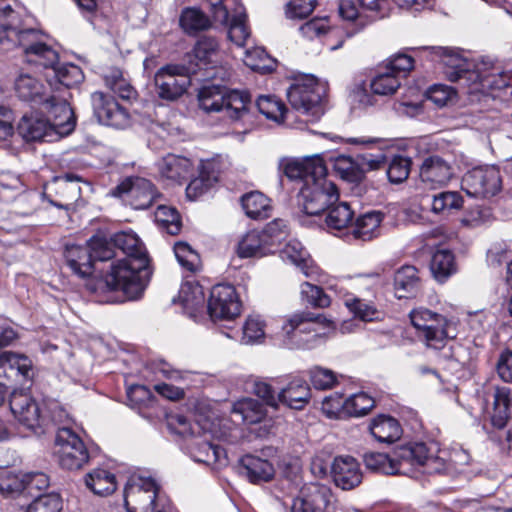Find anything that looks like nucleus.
I'll return each mask as SVG.
<instances>
[{
	"label": "nucleus",
	"instance_id": "1",
	"mask_svg": "<svg viewBox=\"0 0 512 512\" xmlns=\"http://www.w3.org/2000/svg\"><path fill=\"white\" fill-rule=\"evenodd\" d=\"M446 455L435 442H411L395 448L390 454L367 453L364 462L369 470L385 475L441 474L448 468Z\"/></svg>",
	"mask_w": 512,
	"mask_h": 512
},
{
	"label": "nucleus",
	"instance_id": "2",
	"mask_svg": "<svg viewBox=\"0 0 512 512\" xmlns=\"http://www.w3.org/2000/svg\"><path fill=\"white\" fill-rule=\"evenodd\" d=\"M48 36L39 29L24 28L20 14L11 4L0 8V45L4 50L22 49L27 63L49 65L57 58Z\"/></svg>",
	"mask_w": 512,
	"mask_h": 512
},
{
	"label": "nucleus",
	"instance_id": "3",
	"mask_svg": "<svg viewBox=\"0 0 512 512\" xmlns=\"http://www.w3.org/2000/svg\"><path fill=\"white\" fill-rule=\"evenodd\" d=\"M292 189L298 192H338L336 184L328 178V171L321 154L300 158H285L280 163Z\"/></svg>",
	"mask_w": 512,
	"mask_h": 512
},
{
	"label": "nucleus",
	"instance_id": "4",
	"mask_svg": "<svg viewBox=\"0 0 512 512\" xmlns=\"http://www.w3.org/2000/svg\"><path fill=\"white\" fill-rule=\"evenodd\" d=\"M104 276L106 287L112 291H121L128 300H135L142 296L148 281V264L142 259L131 261L121 259L118 252Z\"/></svg>",
	"mask_w": 512,
	"mask_h": 512
},
{
	"label": "nucleus",
	"instance_id": "5",
	"mask_svg": "<svg viewBox=\"0 0 512 512\" xmlns=\"http://www.w3.org/2000/svg\"><path fill=\"white\" fill-rule=\"evenodd\" d=\"M326 87L312 75L298 77L287 89V99L292 109L299 114L301 122H316L325 112Z\"/></svg>",
	"mask_w": 512,
	"mask_h": 512
},
{
	"label": "nucleus",
	"instance_id": "6",
	"mask_svg": "<svg viewBox=\"0 0 512 512\" xmlns=\"http://www.w3.org/2000/svg\"><path fill=\"white\" fill-rule=\"evenodd\" d=\"M199 106L206 112H223L232 121H245L249 116L247 93L223 86L206 85L198 94Z\"/></svg>",
	"mask_w": 512,
	"mask_h": 512
},
{
	"label": "nucleus",
	"instance_id": "7",
	"mask_svg": "<svg viewBox=\"0 0 512 512\" xmlns=\"http://www.w3.org/2000/svg\"><path fill=\"white\" fill-rule=\"evenodd\" d=\"M412 325L418 330L419 336L429 348L441 349L448 339L456 337L454 322L441 314L420 307L409 314Z\"/></svg>",
	"mask_w": 512,
	"mask_h": 512
},
{
	"label": "nucleus",
	"instance_id": "8",
	"mask_svg": "<svg viewBox=\"0 0 512 512\" xmlns=\"http://www.w3.org/2000/svg\"><path fill=\"white\" fill-rule=\"evenodd\" d=\"M108 240L102 235L93 236L87 246L66 245L65 259L72 272L80 277L93 273V262L110 260L115 256Z\"/></svg>",
	"mask_w": 512,
	"mask_h": 512
},
{
	"label": "nucleus",
	"instance_id": "9",
	"mask_svg": "<svg viewBox=\"0 0 512 512\" xmlns=\"http://www.w3.org/2000/svg\"><path fill=\"white\" fill-rule=\"evenodd\" d=\"M431 60L439 62L443 67V72L451 82H457L459 86L468 92L473 79L477 76V66L475 63L464 56L459 50L448 47H427Z\"/></svg>",
	"mask_w": 512,
	"mask_h": 512
},
{
	"label": "nucleus",
	"instance_id": "10",
	"mask_svg": "<svg viewBox=\"0 0 512 512\" xmlns=\"http://www.w3.org/2000/svg\"><path fill=\"white\" fill-rule=\"evenodd\" d=\"M167 498L161 495L155 480L150 477L132 475L124 487V503L127 512H155L160 502Z\"/></svg>",
	"mask_w": 512,
	"mask_h": 512
},
{
	"label": "nucleus",
	"instance_id": "11",
	"mask_svg": "<svg viewBox=\"0 0 512 512\" xmlns=\"http://www.w3.org/2000/svg\"><path fill=\"white\" fill-rule=\"evenodd\" d=\"M196 69L191 65H166L154 76L155 91L159 98L174 101L182 96L191 84L190 75Z\"/></svg>",
	"mask_w": 512,
	"mask_h": 512
},
{
	"label": "nucleus",
	"instance_id": "12",
	"mask_svg": "<svg viewBox=\"0 0 512 512\" xmlns=\"http://www.w3.org/2000/svg\"><path fill=\"white\" fill-rule=\"evenodd\" d=\"M55 447L59 464L64 469L78 470L89 460L84 442L69 426L57 430Z\"/></svg>",
	"mask_w": 512,
	"mask_h": 512
},
{
	"label": "nucleus",
	"instance_id": "13",
	"mask_svg": "<svg viewBox=\"0 0 512 512\" xmlns=\"http://www.w3.org/2000/svg\"><path fill=\"white\" fill-rule=\"evenodd\" d=\"M333 502L334 495L330 486L309 482L303 484L292 497L290 512H329Z\"/></svg>",
	"mask_w": 512,
	"mask_h": 512
},
{
	"label": "nucleus",
	"instance_id": "14",
	"mask_svg": "<svg viewBox=\"0 0 512 512\" xmlns=\"http://www.w3.org/2000/svg\"><path fill=\"white\" fill-rule=\"evenodd\" d=\"M332 322L323 314H315L312 312H297L285 320L282 330L290 339L291 344L297 348H310V340H304L301 337L303 333H313V338L317 337L316 326L329 327Z\"/></svg>",
	"mask_w": 512,
	"mask_h": 512
},
{
	"label": "nucleus",
	"instance_id": "15",
	"mask_svg": "<svg viewBox=\"0 0 512 512\" xmlns=\"http://www.w3.org/2000/svg\"><path fill=\"white\" fill-rule=\"evenodd\" d=\"M9 404L19 424L36 435L44 433L46 418L39 404L30 394L25 391H13Z\"/></svg>",
	"mask_w": 512,
	"mask_h": 512
},
{
	"label": "nucleus",
	"instance_id": "16",
	"mask_svg": "<svg viewBox=\"0 0 512 512\" xmlns=\"http://www.w3.org/2000/svg\"><path fill=\"white\" fill-rule=\"evenodd\" d=\"M56 53L58 52L56 51ZM58 60L59 54H57L56 60L49 65L40 63L29 64L47 70L46 82L52 94L65 95L68 97L70 96L68 90L80 84L84 79V74L79 66L71 63L58 65Z\"/></svg>",
	"mask_w": 512,
	"mask_h": 512
},
{
	"label": "nucleus",
	"instance_id": "17",
	"mask_svg": "<svg viewBox=\"0 0 512 512\" xmlns=\"http://www.w3.org/2000/svg\"><path fill=\"white\" fill-rule=\"evenodd\" d=\"M91 102L99 123L116 129L131 125V115L111 95L96 91L91 95Z\"/></svg>",
	"mask_w": 512,
	"mask_h": 512
},
{
	"label": "nucleus",
	"instance_id": "18",
	"mask_svg": "<svg viewBox=\"0 0 512 512\" xmlns=\"http://www.w3.org/2000/svg\"><path fill=\"white\" fill-rule=\"evenodd\" d=\"M208 312L214 320H230L238 316L240 303L235 288L228 284L214 286L208 301Z\"/></svg>",
	"mask_w": 512,
	"mask_h": 512
},
{
	"label": "nucleus",
	"instance_id": "19",
	"mask_svg": "<svg viewBox=\"0 0 512 512\" xmlns=\"http://www.w3.org/2000/svg\"><path fill=\"white\" fill-rule=\"evenodd\" d=\"M53 100L41 106L50 115V125L55 130L57 138L70 134L75 128V118L67 96L51 94Z\"/></svg>",
	"mask_w": 512,
	"mask_h": 512
},
{
	"label": "nucleus",
	"instance_id": "20",
	"mask_svg": "<svg viewBox=\"0 0 512 512\" xmlns=\"http://www.w3.org/2000/svg\"><path fill=\"white\" fill-rule=\"evenodd\" d=\"M388 4V0H339L338 12L346 21H359L363 24L369 16L383 17Z\"/></svg>",
	"mask_w": 512,
	"mask_h": 512
},
{
	"label": "nucleus",
	"instance_id": "21",
	"mask_svg": "<svg viewBox=\"0 0 512 512\" xmlns=\"http://www.w3.org/2000/svg\"><path fill=\"white\" fill-rule=\"evenodd\" d=\"M14 91L16 96L24 102L41 106L53 100L50 87L34 75L21 71L14 79Z\"/></svg>",
	"mask_w": 512,
	"mask_h": 512
},
{
	"label": "nucleus",
	"instance_id": "22",
	"mask_svg": "<svg viewBox=\"0 0 512 512\" xmlns=\"http://www.w3.org/2000/svg\"><path fill=\"white\" fill-rule=\"evenodd\" d=\"M189 454L196 462L208 465L226 463V452L220 446L210 441V435L207 431H203L192 437L186 442Z\"/></svg>",
	"mask_w": 512,
	"mask_h": 512
},
{
	"label": "nucleus",
	"instance_id": "23",
	"mask_svg": "<svg viewBox=\"0 0 512 512\" xmlns=\"http://www.w3.org/2000/svg\"><path fill=\"white\" fill-rule=\"evenodd\" d=\"M454 170L452 166L440 156L427 157L421 167L419 176L429 189H442L452 179Z\"/></svg>",
	"mask_w": 512,
	"mask_h": 512
},
{
	"label": "nucleus",
	"instance_id": "24",
	"mask_svg": "<svg viewBox=\"0 0 512 512\" xmlns=\"http://www.w3.org/2000/svg\"><path fill=\"white\" fill-rule=\"evenodd\" d=\"M463 183L467 186L463 188L464 192H499L501 190L502 179L500 171L495 166H480L468 171Z\"/></svg>",
	"mask_w": 512,
	"mask_h": 512
},
{
	"label": "nucleus",
	"instance_id": "25",
	"mask_svg": "<svg viewBox=\"0 0 512 512\" xmlns=\"http://www.w3.org/2000/svg\"><path fill=\"white\" fill-rule=\"evenodd\" d=\"M300 34L309 40L324 37V45L330 51L342 47L344 37L339 29L332 28L327 17L314 18L302 24L299 27Z\"/></svg>",
	"mask_w": 512,
	"mask_h": 512
},
{
	"label": "nucleus",
	"instance_id": "26",
	"mask_svg": "<svg viewBox=\"0 0 512 512\" xmlns=\"http://www.w3.org/2000/svg\"><path fill=\"white\" fill-rule=\"evenodd\" d=\"M331 475L335 485L343 490H351L362 482L360 465L351 456L335 457L331 466Z\"/></svg>",
	"mask_w": 512,
	"mask_h": 512
},
{
	"label": "nucleus",
	"instance_id": "27",
	"mask_svg": "<svg viewBox=\"0 0 512 512\" xmlns=\"http://www.w3.org/2000/svg\"><path fill=\"white\" fill-rule=\"evenodd\" d=\"M477 76L473 79L468 94H486L490 90H500L510 85V78L506 73L484 61L477 66Z\"/></svg>",
	"mask_w": 512,
	"mask_h": 512
},
{
	"label": "nucleus",
	"instance_id": "28",
	"mask_svg": "<svg viewBox=\"0 0 512 512\" xmlns=\"http://www.w3.org/2000/svg\"><path fill=\"white\" fill-rule=\"evenodd\" d=\"M310 399V386L301 377H291L277 393L278 407L284 405L294 410L304 409L309 404Z\"/></svg>",
	"mask_w": 512,
	"mask_h": 512
},
{
	"label": "nucleus",
	"instance_id": "29",
	"mask_svg": "<svg viewBox=\"0 0 512 512\" xmlns=\"http://www.w3.org/2000/svg\"><path fill=\"white\" fill-rule=\"evenodd\" d=\"M17 130L19 135L28 142L58 140L50 121L37 114L24 115L18 124Z\"/></svg>",
	"mask_w": 512,
	"mask_h": 512
},
{
	"label": "nucleus",
	"instance_id": "30",
	"mask_svg": "<svg viewBox=\"0 0 512 512\" xmlns=\"http://www.w3.org/2000/svg\"><path fill=\"white\" fill-rule=\"evenodd\" d=\"M111 248L115 247L123 254L121 259H129L131 261H138L142 259L144 262L149 263V257L146 248L136 233L132 231H121L113 235L111 241H108ZM116 252L114 249H112Z\"/></svg>",
	"mask_w": 512,
	"mask_h": 512
},
{
	"label": "nucleus",
	"instance_id": "31",
	"mask_svg": "<svg viewBox=\"0 0 512 512\" xmlns=\"http://www.w3.org/2000/svg\"><path fill=\"white\" fill-rule=\"evenodd\" d=\"M158 170L162 178L181 184L192 175L193 164L186 157L168 154L158 163Z\"/></svg>",
	"mask_w": 512,
	"mask_h": 512
},
{
	"label": "nucleus",
	"instance_id": "32",
	"mask_svg": "<svg viewBox=\"0 0 512 512\" xmlns=\"http://www.w3.org/2000/svg\"><path fill=\"white\" fill-rule=\"evenodd\" d=\"M281 257L295 265L307 278H315L319 268L298 240H290L281 251Z\"/></svg>",
	"mask_w": 512,
	"mask_h": 512
},
{
	"label": "nucleus",
	"instance_id": "33",
	"mask_svg": "<svg viewBox=\"0 0 512 512\" xmlns=\"http://www.w3.org/2000/svg\"><path fill=\"white\" fill-rule=\"evenodd\" d=\"M348 143L353 145H362L365 147H370L373 145H377L379 148V152L376 154H363L359 156V160L361 163V167L366 171L367 170H378L387 162V155L384 152L390 145L388 141L381 139V138H374V137H353L348 139Z\"/></svg>",
	"mask_w": 512,
	"mask_h": 512
},
{
	"label": "nucleus",
	"instance_id": "34",
	"mask_svg": "<svg viewBox=\"0 0 512 512\" xmlns=\"http://www.w3.org/2000/svg\"><path fill=\"white\" fill-rule=\"evenodd\" d=\"M5 369L14 374L18 382H26L33 378L34 368L30 358L23 354L6 351L0 354V373L2 377Z\"/></svg>",
	"mask_w": 512,
	"mask_h": 512
},
{
	"label": "nucleus",
	"instance_id": "35",
	"mask_svg": "<svg viewBox=\"0 0 512 512\" xmlns=\"http://www.w3.org/2000/svg\"><path fill=\"white\" fill-rule=\"evenodd\" d=\"M493 399L490 413L491 423L496 428H503L512 411V392L508 387H495L491 393Z\"/></svg>",
	"mask_w": 512,
	"mask_h": 512
},
{
	"label": "nucleus",
	"instance_id": "36",
	"mask_svg": "<svg viewBox=\"0 0 512 512\" xmlns=\"http://www.w3.org/2000/svg\"><path fill=\"white\" fill-rule=\"evenodd\" d=\"M240 472L244 474L251 483L258 484L271 480L275 470L268 460L253 455H246L240 460Z\"/></svg>",
	"mask_w": 512,
	"mask_h": 512
},
{
	"label": "nucleus",
	"instance_id": "37",
	"mask_svg": "<svg viewBox=\"0 0 512 512\" xmlns=\"http://www.w3.org/2000/svg\"><path fill=\"white\" fill-rule=\"evenodd\" d=\"M369 431L377 441L382 443L395 442L402 435V427L398 420L385 414H380L370 421Z\"/></svg>",
	"mask_w": 512,
	"mask_h": 512
},
{
	"label": "nucleus",
	"instance_id": "38",
	"mask_svg": "<svg viewBox=\"0 0 512 512\" xmlns=\"http://www.w3.org/2000/svg\"><path fill=\"white\" fill-rule=\"evenodd\" d=\"M329 161L335 173L345 182L359 184L365 178V170L361 163L351 156L340 154L330 157Z\"/></svg>",
	"mask_w": 512,
	"mask_h": 512
},
{
	"label": "nucleus",
	"instance_id": "39",
	"mask_svg": "<svg viewBox=\"0 0 512 512\" xmlns=\"http://www.w3.org/2000/svg\"><path fill=\"white\" fill-rule=\"evenodd\" d=\"M231 412L245 424L252 425L263 421L267 416L265 405L257 399L245 397L233 403Z\"/></svg>",
	"mask_w": 512,
	"mask_h": 512
},
{
	"label": "nucleus",
	"instance_id": "40",
	"mask_svg": "<svg viewBox=\"0 0 512 512\" xmlns=\"http://www.w3.org/2000/svg\"><path fill=\"white\" fill-rule=\"evenodd\" d=\"M383 219L384 214L380 211H369L359 216L352 227L354 238L369 241L378 237Z\"/></svg>",
	"mask_w": 512,
	"mask_h": 512
},
{
	"label": "nucleus",
	"instance_id": "41",
	"mask_svg": "<svg viewBox=\"0 0 512 512\" xmlns=\"http://www.w3.org/2000/svg\"><path fill=\"white\" fill-rule=\"evenodd\" d=\"M464 202L461 194H423L421 207L426 209L429 206L432 212L447 215L461 208Z\"/></svg>",
	"mask_w": 512,
	"mask_h": 512
},
{
	"label": "nucleus",
	"instance_id": "42",
	"mask_svg": "<svg viewBox=\"0 0 512 512\" xmlns=\"http://www.w3.org/2000/svg\"><path fill=\"white\" fill-rule=\"evenodd\" d=\"M256 106L259 112L267 119L277 123L287 121L289 125H292V121L295 118L294 113L288 111L284 103L272 95L259 96L256 101Z\"/></svg>",
	"mask_w": 512,
	"mask_h": 512
},
{
	"label": "nucleus",
	"instance_id": "43",
	"mask_svg": "<svg viewBox=\"0 0 512 512\" xmlns=\"http://www.w3.org/2000/svg\"><path fill=\"white\" fill-rule=\"evenodd\" d=\"M420 278L418 270L414 266L399 268L394 276L395 295L399 299L413 296L419 289Z\"/></svg>",
	"mask_w": 512,
	"mask_h": 512
},
{
	"label": "nucleus",
	"instance_id": "44",
	"mask_svg": "<svg viewBox=\"0 0 512 512\" xmlns=\"http://www.w3.org/2000/svg\"><path fill=\"white\" fill-rule=\"evenodd\" d=\"M217 181L216 163L212 160H201L198 165V175L190 180L186 192H206L212 189Z\"/></svg>",
	"mask_w": 512,
	"mask_h": 512
},
{
	"label": "nucleus",
	"instance_id": "45",
	"mask_svg": "<svg viewBox=\"0 0 512 512\" xmlns=\"http://www.w3.org/2000/svg\"><path fill=\"white\" fill-rule=\"evenodd\" d=\"M85 484L94 494L107 496L117 488V480L113 473L102 468L91 470L85 476Z\"/></svg>",
	"mask_w": 512,
	"mask_h": 512
},
{
	"label": "nucleus",
	"instance_id": "46",
	"mask_svg": "<svg viewBox=\"0 0 512 512\" xmlns=\"http://www.w3.org/2000/svg\"><path fill=\"white\" fill-rule=\"evenodd\" d=\"M218 42L212 37H203L196 43L193 53L189 55V64L198 70L206 69L207 66L214 62L217 54Z\"/></svg>",
	"mask_w": 512,
	"mask_h": 512
},
{
	"label": "nucleus",
	"instance_id": "47",
	"mask_svg": "<svg viewBox=\"0 0 512 512\" xmlns=\"http://www.w3.org/2000/svg\"><path fill=\"white\" fill-rule=\"evenodd\" d=\"M236 253L240 258L262 257L270 253L262 234L258 230L245 233L237 243Z\"/></svg>",
	"mask_w": 512,
	"mask_h": 512
},
{
	"label": "nucleus",
	"instance_id": "48",
	"mask_svg": "<svg viewBox=\"0 0 512 512\" xmlns=\"http://www.w3.org/2000/svg\"><path fill=\"white\" fill-rule=\"evenodd\" d=\"M178 301L190 316H194L195 312L205 304L203 287L197 282L183 283L179 290Z\"/></svg>",
	"mask_w": 512,
	"mask_h": 512
},
{
	"label": "nucleus",
	"instance_id": "49",
	"mask_svg": "<svg viewBox=\"0 0 512 512\" xmlns=\"http://www.w3.org/2000/svg\"><path fill=\"white\" fill-rule=\"evenodd\" d=\"M240 203L251 219L267 218L272 211L271 200L266 194H243Z\"/></svg>",
	"mask_w": 512,
	"mask_h": 512
},
{
	"label": "nucleus",
	"instance_id": "50",
	"mask_svg": "<svg viewBox=\"0 0 512 512\" xmlns=\"http://www.w3.org/2000/svg\"><path fill=\"white\" fill-rule=\"evenodd\" d=\"M326 224L329 229L342 230L352 222L354 212L347 202L337 201L327 207Z\"/></svg>",
	"mask_w": 512,
	"mask_h": 512
},
{
	"label": "nucleus",
	"instance_id": "51",
	"mask_svg": "<svg viewBox=\"0 0 512 512\" xmlns=\"http://www.w3.org/2000/svg\"><path fill=\"white\" fill-rule=\"evenodd\" d=\"M247 16L242 5H237L233 11L231 19L226 24L229 25L228 37L237 46L245 45L250 36V30L246 25Z\"/></svg>",
	"mask_w": 512,
	"mask_h": 512
},
{
	"label": "nucleus",
	"instance_id": "52",
	"mask_svg": "<svg viewBox=\"0 0 512 512\" xmlns=\"http://www.w3.org/2000/svg\"><path fill=\"white\" fill-rule=\"evenodd\" d=\"M339 194H297V203L307 215H319L337 201Z\"/></svg>",
	"mask_w": 512,
	"mask_h": 512
},
{
	"label": "nucleus",
	"instance_id": "53",
	"mask_svg": "<svg viewBox=\"0 0 512 512\" xmlns=\"http://www.w3.org/2000/svg\"><path fill=\"white\" fill-rule=\"evenodd\" d=\"M430 268L438 281L446 280L456 269L454 255L447 249L437 250L432 256Z\"/></svg>",
	"mask_w": 512,
	"mask_h": 512
},
{
	"label": "nucleus",
	"instance_id": "54",
	"mask_svg": "<svg viewBox=\"0 0 512 512\" xmlns=\"http://www.w3.org/2000/svg\"><path fill=\"white\" fill-rule=\"evenodd\" d=\"M180 25L188 34H195L210 27L209 18L197 8H186L180 16Z\"/></svg>",
	"mask_w": 512,
	"mask_h": 512
},
{
	"label": "nucleus",
	"instance_id": "55",
	"mask_svg": "<svg viewBox=\"0 0 512 512\" xmlns=\"http://www.w3.org/2000/svg\"><path fill=\"white\" fill-rule=\"evenodd\" d=\"M400 85L401 81L397 76L392 74L383 66L372 79L370 87L374 94L387 96L394 94Z\"/></svg>",
	"mask_w": 512,
	"mask_h": 512
},
{
	"label": "nucleus",
	"instance_id": "56",
	"mask_svg": "<svg viewBox=\"0 0 512 512\" xmlns=\"http://www.w3.org/2000/svg\"><path fill=\"white\" fill-rule=\"evenodd\" d=\"M167 428L171 433L183 437L186 442L200 433L199 424H191L188 419L179 413H170L166 417Z\"/></svg>",
	"mask_w": 512,
	"mask_h": 512
},
{
	"label": "nucleus",
	"instance_id": "57",
	"mask_svg": "<svg viewBox=\"0 0 512 512\" xmlns=\"http://www.w3.org/2000/svg\"><path fill=\"white\" fill-rule=\"evenodd\" d=\"M243 62L253 71L261 73H267L274 69V60L261 47L246 50Z\"/></svg>",
	"mask_w": 512,
	"mask_h": 512
},
{
	"label": "nucleus",
	"instance_id": "58",
	"mask_svg": "<svg viewBox=\"0 0 512 512\" xmlns=\"http://www.w3.org/2000/svg\"><path fill=\"white\" fill-rule=\"evenodd\" d=\"M105 83L115 94L125 100H131L136 97L135 89L123 77L119 69H111L104 76Z\"/></svg>",
	"mask_w": 512,
	"mask_h": 512
},
{
	"label": "nucleus",
	"instance_id": "59",
	"mask_svg": "<svg viewBox=\"0 0 512 512\" xmlns=\"http://www.w3.org/2000/svg\"><path fill=\"white\" fill-rule=\"evenodd\" d=\"M265 337V323L258 315L249 316L242 327V344L260 343Z\"/></svg>",
	"mask_w": 512,
	"mask_h": 512
},
{
	"label": "nucleus",
	"instance_id": "60",
	"mask_svg": "<svg viewBox=\"0 0 512 512\" xmlns=\"http://www.w3.org/2000/svg\"><path fill=\"white\" fill-rule=\"evenodd\" d=\"M260 232L269 251L272 252L273 246L286 239L289 234V229L286 221L282 219H275L269 222Z\"/></svg>",
	"mask_w": 512,
	"mask_h": 512
},
{
	"label": "nucleus",
	"instance_id": "61",
	"mask_svg": "<svg viewBox=\"0 0 512 512\" xmlns=\"http://www.w3.org/2000/svg\"><path fill=\"white\" fill-rule=\"evenodd\" d=\"M411 158L402 155H395L388 166L387 177L393 184H399L405 181L411 170Z\"/></svg>",
	"mask_w": 512,
	"mask_h": 512
},
{
	"label": "nucleus",
	"instance_id": "62",
	"mask_svg": "<svg viewBox=\"0 0 512 512\" xmlns=\"http://www.w3.org/2000/svg\"><path fill=\"white\" fill-rule=\"evenodd\" d=\"M345 305L355 317L362 321L369 322L380 318V312L366 300L349 297L345 299Z\"/></svg>",
	"mask_w": 512,
	"mask_h": 512
},
{
	"label": "nucleus",
	"instance_id": "63",
	"mask_svg": "<svg viewBox=\"0 0 512 512\" xmlns=\"http://www.w3.org/2000/svg\"><path fill=\"white\" fill-rule=\"evenodd\" d=\"M375 405L374 399L366 393H356L346 398V415L361 417L366 415Z\"/></svg>",
	"mask_w": 512,
	"mask_h": 512
},
{
	"label": "nucleus",
	"instance_id": "64",
	"mask_svg": "<svg viewBox=\"0 0 512 512\" xmlns=\"http://www.w3.org/2000/svg\"><path fill=\"white\" fill-rule=\"evenodd\" d=\"M62 499L58 493H48L37 496L24 512H60Z\"/></svg>",
	"mask_w": 512,
	"mask_h": 512
}]
</instances>
